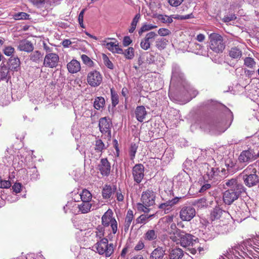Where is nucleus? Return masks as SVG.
Wrapping results in <instances>:
<instances>
[{
	"instance_id": "nucleus-1",
	"label": "nucleus",
	"mask_w": 259,
	"mask_h": 259,
	"mask_svg": "<svg viewBox=\"0 0 259 259\" xmlns=\"http://www.w3.org/2000/svg\"><path fill=\"white\" fill-rule=\"evenodd\" d=\"M156 192L152 190L147 189L142 192L141 197V202L137 204L139 211L148 213L150 211L149 208L155 204Z\"/></svg>"
},
{
	"instance_id": "nucleus-2",
	"label": "nucleus",
	"mask_w": 259,
	"mask_h": 259,
	"mask_svg": "<svg viewBox=\"0 0 259 259\" xmlns=\"http://www.w3.org/2000/svg\"><path fill=\"white\" fill-rule=\"evenodd\" d=\"M209 47L216 54L223 53L225 48V44L221 35L217 33H211L208 36Z\"/></svg>"
},
{
	"instance_id": "nucleus-3",
	"label": "nucleus",
	"mask_w": 259,
	"mask_h": 259,
	"mask_svg": "<svg viewBox=\"0 0 259 259\" xmlns=\"http://www.w3.org/2000/svg\"><path fill=\"white\" fill-rule=\"evenodd\" d=\"M256 173V169L253 165H249L241 173L244 184L248 187L256 185L259 183V178Z\"/></svg>"
},
{
	"instance_id": "nucleus-4",
	"label": "nucleus",
	"mask_w": 259,
	"mask_h": 259,
	"mask_svg": "<svg viewBox=\"0 0 259 259\" xmlns=\"http://www.w3.org/2000/svg\"><path fill=\"white\" fill-rule=\"evenodd\" d=\"M113 215V211L111 209H108L102 215L101 223L104 227L110 226L112 233L115 234L118 230L117 222Z\"/></svg>"
},
{
	"instance_id": "nucleus-5",
	"label": "nucleus",
	"mask_w": 259,
	"mask_h": 259,
	"mask_svg": "<svg viewBox=\"0 0 259 259\" xmlns=\"http://www.w3.org/2000/svg\"><path fill=\"white\" fill-rule=\"evenodd\" d=\"M87 81L91 87H97L102 83L103 76L99 71L92 70L88 73Z\"/></svg>"
},
{
	"instance_id": "nucleus-6",
	"label": "nucleus",
	"mask_w": 259,
	"mask_h": 259,
	"mask_svg": "<svg viewBox=\"0 0 259 259\" xmlns=\"http://www.w3.org/2000/svg\"><path fill=\"white\" fill-rule=\"evenodd\" d=\"M102 44L114 54H122V49L119 47L118 41L114 38L108 37L102 41Z\"/></svg>"
},
{
	"instance_id": "nucleus-7",
	"label": "nucleus",
	"mask_w": 259,
	"mask_h": 259,
	"mask_svg": "<svg viewBox=\"0 0 259 259\" xmlns=\"http://www.w3.org/2000/svg\"><path fill=\"white\" fill-rule=\"evenodd\" d=\"M156 18L161 22L163 23H171L172 22V18H174L177 20H185L193 18L192 13L188 14L185 15H171L170 16L162 15V14H158L156 16Z\"/></svg>"
},
{
	"instance_id": "nucleus-8",
	"label": "nucleus",
	"mask_w": 259,
	"mask_h": 259,
	"mask_svg": "<svg viewBox=\"0 0 259 259\" xmlns=\"http://www.w3.org/2000/svg\"><path fill=\"white\" fill-rule=\"evenodd\" d=\"M59 62V55L56 53H50L45 55L43 65L47 68H54L57 67Z\"/></svg>"
},
{
	"instance_id": "nucleus-9",
	"label": "nucleus",
	"mask_w": 259,
	"mask_h": 259,
	"mask_svg": "<svg viewBox=\"0 0 259 259\" xmlns=\"http://www.w3.org/2000/svg\"><path fill=\"white\" fill-rule=\"evenodd\" d=\"M178 241H174L177 244L180 243L183 247L190 246L193 243V236L190 234L187 233L183 231H178Z\"/></svg>"
},
{
	"instance_id": "nucleus-10",
	"label": "nucleus",
	"mask_w": 259,
	"mask_h": 259,
	"mask_svg": "<svg viewBox=\"0 0 259 259\" xmlns=\"http://www.w3.org/2000/svg\"><path fill=\"white\" fill-rule=\"evenodd\" d=\"M195 215V209L191 206H183L180 211V218L183 221H190Z\"/></svg>"
},
{
	"instance_id": "nucleus-11",
	"label": "nucleus",
	"mask_w": 259,
	"mask_h": 259,
	"mask_svg": "<svg viewBox=\"0 0 259 259\" xmlns=\"http://www.w3.org/2000/svg\"><path fill=\"white\" fill-rule=\"evenodd\" d=\"M242 192L234 191L233 189H228L223 193V201L226 204L230 205L237 200Z\"/></svg>"
},
{
	"instance_id": "nucleus-12",
	"label": "nucleus",
	"mask_w": 259,
	"mask_h": 259,
	"mask_svg": "<svg viewBox=\"0 0 259 259\" xmlns=\"http://www.w3.org/2000/svg\"><path fill=\"white\" fill-rule=\"evenodd\" d=\"M144 166L142 164H137L133 168L132 174L134 181L139 184L144 177Z\"/></svg>"
},
{
	"instance_id": "nucleus-13",
	"label": "nucleus",
	"mask_w": 259,
	"mask_h": 259,
	"mask_svg": "<svg viewBox=\"0 0 259 259\" xmlns=\"http://www.w3.org/2000/svg\"><path fill=\"white\" fill-rule=\"evenodd\" d=\"M99 126L100 131L102 134H107L108 135L111 137L112 123L109 118L106 117L101 118L99 120Z\"/></svg>"
},
{
	"instance_id": "nucleus-14",
	"label": "nucleus",
	"mask_w": 259,
	"mask_h": 259,
	"mask_svg": "<svg viewBox=\"0 0 259 259\" xmlns=\"http://www.w3.org/2000/svg\"><path fill=\"white\" fill-rule=\"evenodd\" d=\"M98 169L103 177H108L109 175L111 165L107 158L101 159L100 163L98 165Z\"/></svg>"
},
{
	"instance_id": "nucleus-15",
	"label": "nucleus",
	"mask_w": 259,
	"mask_h": 259,
	"mask_svg": "<svg viewBox=\"0 0 259 259\" xmlns=\"http://www.w3.org/2000/svg\"><path fill=\"white\" fill-rule=\"evenodd\" d=\"M255 159L253 150L248 149L243 151L239 156V161L242 163H248Z\"/></svg>"
},
{
	"instance_id": "nucleus-16",
	"label": "nucleus",
	"mask_w": 259,
	"mask_h": 259,
	"mask_svg": "<svg viewBox=\"0 0 259 259\" xmlns=\"http://www.w3.org/2000/svg\"><path fill=\"white\" fill-rule=\"evenodd\" d=\"M181 199V197H176L171 200H169L164 203L159 205L158 208L164 211L165 213H168L171 210V208Z\"/></svg>"
},
{
	"instance_id": "nucleus-17",
	"label": "nucleus",
	"mask_w": 259,
	"mask_h": 259,
	"mask_svg": "<svg viewBox=\"0 0 259 259\" xmlns=\"http://www.w3.org/2000/svg\"><path fill=\"white\" fill-rule=\"evenodd\" d=\"M18 49L20 51L30 53L32 52L34 47L33 44L30 41L27 39H24L19 41Z\"/></svg>"
},
{
	"instance_id": "nucleus-18",
	"label": "nucleus",
	"mask_w": 259,
	"mask_h": 259,
	"mask_svg": "<svg viewBox=\"0 0 259 259\" xmlns=\"http://www.w3.org/2000/svg\"><path fill=\"white\" fill-rule=\"evenodd\" d=\"M226 186L229 188V189H233L234 191H239L243 192L244 190V187L240 183H238L236 179H231L227 180L225 183Z\"/></svg>"
},
{
	"instance_id": "nucleus-19",
	"label": "nucleus",
	"mask_w": 259,
	"mask_h": 259,
	"mask_svg": "<svg viewBox=\"0 0 259 259\" xmlns=\"http://www.w3.org/2000/svg\"><path fill=\"white\" fill-rule=\"evenodd\" d=\"M228 54L231 59L238 60L242 56V52L240 47L238 46H234L231 47L228 50Z\"/></svg>"
},
{
	"instance_id": "nucleus-20",
	"label": "nucleus",
	"mask_w": 259,
	"mask_h": 259,
	"mask_svg": "<svg viewBox=\"0 0 259 259\" xmlns=\"http://www.w3.org/2000/svg\"><path fill=\"white\" fill-rule=\"evenodd\" d=\"M68 71L71 73H75L81 69L80 63L76 60L73 59L67 65Z\"/></svg>"
},
{
	"instance_id": "nucleus-21",
	"label": "nucleus",
	"mask_w": 259,
	"mask_h": 259,
	"mask_svg": "<svg viewBox=\"0 0 259 259\" xmlns=\"http://www.w3.org/2000/svg\"><path fill=\"white\" fill-rule=\"evenodd\" d=\"M181 231L177 228V225L175 223L173 222L169 225V230L168 234L169 235V238L172 241H178V238L177 237L178 231Z\"/></svg>"
},
{
	"instance_id": "nucleus-22",
	"label": "nucleus",
	"mask_w": 259,
	"mask_h": 259,
	"mask_svg": "<svg viewBox=\"0 0 259 259\" xmlns=\"http://www.w3.org/2000/svg\"><path fill=\"white\" fill-rule=\"evenodd\" d=\"M108 240L105 238H103L100 240V241L97 242L95 244V248L97 250V252L101 255L104 254V252H106L104 250V247H107Z\"/></svg>"
},
{
	"instance_id": "nucleus-23",
	"label": "nucleus",
	"mask_w": 259,
	"mask_h": 259,
	"mask_svg": "<svg viewBox=\"0 0 259 259\" xmlns=\"http://www.w3.org/2000/svg\"><path fill=\"white\" fill-rule=\"evenodd\" d=\"M147 114L145 108L143 106H137L135 110L136 119L139 122H143Z\"/></svg>"
},
{
	"instance_id": "nucleus-24",
	"label": "nucleus",
	"mask_w": 259,
	"mask_h": 259,
	"mask_svg": "<svg viewBox=\"0 0 259 259\" xmlns=\"http://www.w3.org/2000/svg\"><path fill=\"white\" fill-rule=\"evenodd\" d=\"M116 189L115 186L112 189L110 185L106 184L104 186L102 191V195L104 199H109L111 197L113 192Z\"/></svg>"
},
{
	"instance_id": "nucleus-25",
	"label": "nucleus",
	"mask_w": 259,
	"mask_h": 259,
	"mask_svg": "<svg viewBox=\"0 0 259 259\" xmlns=\"http://www.w3.org/2000/svg\"><path fill=\"white\" fill-rule=\"evenodd\" d=\"M133 219H134L133 211L131 209H129L127 210V213H126V217L125 218V221H124V226H123L124 230L125 232H127L128 231L129 228L131 226V224L132 221H133Z\"/></svg>"
},
{
	"instance_id": "nucleus-26",
	"label": "nucleus",
	"mask_w": 259,
	"mask_h": 259,
	"mask_svg": "<svg viewBox=\"0 0 259 259\" xmlns=\"http://www.w3.org/2000/svg\"><path fill=\"white\" fill-rule=\"evenodd\" d=\"M205 172L204 178L208 180H211L218 175V169L207 164V171Z\"/></svg>"
},
{
	"instance_id": "nucleus-27",
	"label": "nucleus",
	"mask_w": 259,
	"mask_h": 259,
	"mask_svg": "<svg viewBox=\"0 0 259 259\" xmlns=\"http://www.w3.org/2000/svg\"><path fill=\"white\" fill-rule=\"evenodd\" d=\"M223 211L219 206H216L213 209L211 210L210 214V218L212 221H215L216 220L219 219L222 215Z\"/></svg>"
},
{
	"instance_id": "nucleus-28",
	"label": "nucleus",
	"mask_w": 259,
	"mask_h": 259,
	"mask_svg": "<svg viewBox=\"0 0 259 259\" xmlns=\"http://www.w3.org/2000/svg\"><path fill=\"white\" fill-rule=\"evenodd\" d=\"M170 259H182L184 256L183 250L179 248L172 249L169 253Z\"/></svg>"
},
{
	"instance_id": "nucleus-29",
	"label": "nucleus",
	"mask_w": 259,
	"mask_h": 259,
	"mask_svg": "<svg viewBox=\"0 0 259 259\" xmlns=\"http://www.w3.org/2000/svg\"><path fill=\"white\" fill-rule=\"evenodd\" d=\"M164 255V250L162 247H158L151 253L150 259H162Z\"/></svg>"
},
{
	"instance_id": "nucleus-30",
	"label": "nucleus",
	"mask_w": 259,
	"mask_h": 259,
	"mask_svg": "<svg viewBox=\"0 0 259 259\" xmlns=\"http://www.w3.org/2000/svg\"><path fill=\"white\" fill-rule=\"evenodd\" d=\"M92 204L89 202H83L78 205L77 207L78 208L79 211L82 213H87L90 211Z\"/></svg>"
},
{
	"instance_id": "nucleus-31",
	"label": "nucleus",
	"mask_w": 259,
	"mask_h": 259,
	"mask_svg": "<svg viewBox=\"0 0 259 259\" xmlns=\"http://www.w3.org/2000/svg\"><path fill=\"white\" fill-rule=\"evenodd\" d=\"M9 63L10 67L12 70L18 71L20 65V61L18 57H11L9 59Z\"/></svg>"
},
{
	"instance_id": "nucleus-32",
	"label": "nucleus",
	"mask_w": 259,
	"mask_h": 259,
	"mask_svg": "<svg viewBox=\"0 0 259 259\" xmlns=\"http://www.w3.org/2000/svg\"><path fill=\"white\" fill-rule=\"evenodd\" d=\"M157 237V233L154 230H148L145 234L144 238L145 240L149 241L155 240Z\"/></svg>"
},
{
	"instance_id": "nucleus-33",
	"label": "nucleus",
	"mask_w": 259,
	"mask_h": 259,
	"mask_svg": "<svg viewBox=\"0 0 259 259\" xmlns=\"http://www.w3.org/2000/svg\"><path fill=\"white\" fill-rule=\"evenodd\" d=\"M167 42L164 38H158L155 41V46L159 51H162L166 48Z\"/></svg>"
},
{
	"instance_id": "nucleus-34",
	"label": "nucleus",
	"mask_w": 259,
	"mask_h": 259,
	"mask_svg": "<svg viewBox=\"0 0 259 259\" xmlns=\"http://www.w3.org/2000/svg\"><path fill=\"white\" fill-rule=\"evenodd\" d=\"M105 100L102 97H98L95 99L94 106L97 110L103 108L105 105Z\"/></svg>"
},
{
	"instance_id": "nucleus-35",
	"label": "nucleus",
	"mask_w": 259,
	"mask_h": 259,
	"mask_svg": "<svg viewBox=\"0 0 259 259\" xmlns=\"http://www.w3.org/2000/svg\"><path fill=\"white\" fill-rule=\"evenodd\" d=\"M140 18L141 15L140 13H138L135 16L131 24L130 27L128 29V32L130 33H133L137 27V25L139 22Z\"/></svg>"
},
{
	"instance_id": "nucleus-36",
	"label": "nucleus",
	"mask_w": 259,
	"mask_h": 259,
	"mask_svg": "<svg viewBox=\"0 0 259 259\" xmlns=\"http://www.w3.org/2000/svg\"><path fill=\"white\" fill-rule=\"evenodd\" d=\"M42 55L39 51H35L32 53L29 56L30 60L35 63H38L39 62Z\"/></svg>"
},
{
	"instance_id": "nucleus-37",
	"label": "nucleus",
	"mask_w": 259,
	"mask_h": 259,
	"mask_svg": "<svg viewBox=\"0 0 259 259\" xmlns=\"http://www.w3.org/2000/svg\"><path fill=\"white\" fill-rule=\"evenodd\" d=\"M105 149V145L101 139H98L96 140L95 144V150L96 152H99L101 154L103 151Z\"/></svg>"
},
{
	"instance_id": "nucleus-38",
	"label": "nucleus",
	"mask_w": 259,
	"mask_h": 259,
	"mask_svg": "<svg viewBox=\"0 0 259 259\" xmlns=\"http://www.w3.org/2000/svg\"><path fill=\"white\" fill-rule=\"evenodd\" d=\"M80 198L83 202H89L92 198V195L89 191L87 189H83L80 195Z\"/></svg>"
},
{
	"instance_id": "nucleus-39",
	"label": "nucleus",
	"mask_w": 259,
	"mask_h": 259,
	"mask_svg": "<svg viewBox=\"0 0 259 259\" xmlns=\"http://www.w3.org/2000/svg\"><path fill=\"white\" fill-rule=\"evenodd\" d=\"M121 54H123L124 57L128 60H132L135 56V51L133 47H129L123 51Z\"/></svg>"
},
{
	"instance_id": "nucleus-40",
	"label": "nucleus",
	"mask_w": 259,
	"mask_h": 259,
	"mask_svg": "<svg viewBox=\"0 0 259 259\" xmlns=\"http://www.w3.org/2000/svg\"><path fill=\"white\" fill-rule=\"evenodd\" d=\"M157 28L156 25L152 24H144L140 29L139 30L138 33L139 35H141L144 32L148 31L153 29Z\"/></svg>"
},
{
	"instance_id": "nucleus-41",
	"label": "nucleus",
	"mask_w": 259,
	"mask_h": 259,
	"mask_svg": "<svg viewBox=\"0 0 259 259\" xmlns=\"http://www.w3.org/2000/svg\"><path fill=\"white\" fill-rule=\"evenodd\" d=\"M154 214H141L137 219V224H145L147 222L148 219L151 218Z\"/></svg>"
},
{
	"instance_id": "nucleus-42",
	"label": "nucleus",
	"mask_w": 259,
	"mask_h": 259,
	"mask_svg": "<svg viewBox=\"0 0 259 259\" xmlns=\"http://www.w3.org/2000/svg\"><path fill=\"white\" fill-rule=\"evenodd\" d=\"M244 62V64L249 68H253L256 64L254 59L249 57L245 58Z\"/></svg>"
},
{
	"instance_id": "nucleus-43",
	"label": "nucleus",
	"mask_w": 259,
	"mask_h": 259,
	"mask_svg": "<svg viewBox=\"0 0 259 259\" xmlns=\"http://www.w3.org/2000/svg\"><path fill=\"white\" fill-rule=\"evenodd\" d=\"M108 246L104 247V250H105L106 252L104 253V254L105 255L106 257H110L114 252V247L113 243H108Z\"/></svg>"
},
{
	"instance_id": "nucleus-44",
	"label": "nucleus",
	"mask_w": 259,
	"mask_h": 259,
	"mask_svg": "<svg viewBox=\"0 0 259 259\" xmlns=\"http://www.w3.org/2000/svg\"><path fill=\"white\" fill-rule=\"evenodd\" d=\"M9 72V70L5 65L1 66L0 67V77L1 79H6Z\"/></svg>"
},
{
	"instance_id": "nucleus-45",
	"label": "nucleus",
	"mask_w": 259,
	"mask_h": 259,
	"mask_svg": "<svg viewBox=\"0 0 259 259\" xmlns=\"http://www.w3.org/2000/svg\"><path fill=\"white\" fill-rule=\"evenodd\" d=\"M15 51L14 48L10 46H5L3 50V53L7 56H12Z\"/></svg>"
},
{
	"instance_id": "nucleus-46",
	"label": "nucleus",
	"mask_w": 259,
	"mask_h": 259,
	"mask_svg": "<svg viewBox=\"0 0 259 259\" xmlns=\"http://www.w3.org/2000/svg\"><path fill=\"white\" fill-rule=\"evenodd\" d=\"M105 227H104L103 226H99L96 228V235L97 237H99L100 239H102V238L104 236Z\"/></svg>"
},
{
	"instance_id": "nucleus-47",
	"label": "nucleus",
	"mask_w": 259,
	"mask_h": 259,
	"mask_svg": "<svg viewBox=\"0 0 259 259\" xmlns=\"http://www.w3.org/2000/svg\"><path fill=\"white\" fill-rule=\"evenodd\" d=\"M103 60L105 65L110 69L114 68V65L105 54H103Z\"/></svg>"
},
{
	"instance_id": "nucleus-48",
	"label": "nucleus",
	"mask_w": 259,
	"mask_h": 259,
	"mask_svg": "<svg viewBox=\"0 0 259 259\" xmlns=\"http://www.w3.org/2000/svg\"><path fill=\"white\" fill-rule=\"evenodd\" d=\"M81 58L85 64L90 67L93 66V61L87 55L83 54L81 56Z\"/></svg>"
},
{
	"instance_id": "nucleus-49",
	"label": "nucleus",
	"mask_w": 259,
	"mask_h": 259,
	"mask_svg": "<svg viewBox=\"0 0 259 259\" xmlns=\"http://www.w3.org/2000/svg\"><path fill=\"white\" fill-rule=\"evenodd\" d=\"M137 149L138 146L136 144H132L131 145L129 151V154L131 159H133L135 158Z\"/></svg>"
},
{
	"instance_id": "nucleus-50",
	"label": "nucleus",
	"mask_w": 259,
	"mask_h": 259,
	"mask_svg": "<svg viewBox=\"0 0 259 259\" xmlns=\"http://www.w3.org/2000/svg\"><path fill=\"white\" fill-rule=\"evenodd\" d=\"M158 34L161 36H166L171 34V31L165 28H160L158 30Z\"/></svg>"
},
{
	"instance_id": "nucleus-51",
	"label": "nucleus",
	"mask_w": 259,
	"mask_h": 259,
	"mask_svg": "<svg viewBox=\"0 0 259 259\" xmlns=\"http://www.w3.org/2000/svg\"><path fill=\"white\" fill-rule=\"evenodd\" d=\"M140 46L142 49L147 50L150 47V42L144 38L141 41Z\"/></svg>"
},
{
	"instance_id": "nucleus-52",
	"label": "nucleus",
	"mask_w": 259,
	"mask_h": 259,
	"mask_svg": "<svg viewBox=\"0 0 259 259\" xmlns=\"http://www.w3.org/2000/svg\"><path fill=\"white\" fill-rule=\"evenodd\" d=\"M29 15L26 13L24 12H20L15 15V19L20 20V19H28Z\"/></svg>"
},
{
	"instance_id": "nucleus-53",
	"label": "nucleus",
	"mask_w": 259,
	"mask_h": 259,
	"mask_svg": "<svg viewBox=\"0 0 259 259\" xmlns=\"http://www.w3.org/2000/svg\"><path fill=\"white\" fill-rule=\"evenodd\" d=\"M111 100H112V104L113 106H115L118 104L119 100H118V96L117 94L113 93L112 90H111Z\"/></svg>"
},
{
	"instance_id": "nucleus-54",
	"label": "nucleus",
	"mask_w": 259,
	"mask_h": 259,
	"mask_svg": "<svg viewBox=\"0 0 259 259\" xmlns=\"http://www.w3.org/2000/svg\"><path fill=\"white\" fill-rule=\"evenodd\" d=\"M196 204L198 207H206L207 203L205 198H201L196 201Z\"/></svg>"
},
{
	"instance_id": "nucleus-55",
	"label": "nucleus",
	"mask_w": 259,
	"mask_h": 259,
	"mask_svg": "<svg viewBox=\"0 0 259 259\" xmlns=\"http://www.w3.org/2000/svg\"><path fill=\"white\" fill-rule=\"evenodd\" d=\"M11 186V183L9 180H3L2 179L0 181V188H9Z\"/></svg>"
},
{
	"instance_id": "nucleus-56",
	"label": "nucleus",
	"mask_w": 259,
	"mask_h": 259,
	"mask_svg": "<svg viewBox=\"0 0 259 259\" xmlns=\"http://www.w3.org/2000/svg\"><path fill=\"white\" fill-rule=\"evenodd\" d=\"M174 215H168L163 217L161 220V222L168 224L170 225V224L174 222Z\"/></svg>"
},
{
	"instance_id": "nucleus-57",
	"label": "nucleus",
	"mask_w": 259,
	"mask_h": 259,
	"mask_svg": "<svg viewBox=\"0 0 259 259\" xmlns=\"http://www.w3.org/2000/svg\"><path fill=\"white\" fill-rule=\"evenodd\" d=\"M237 18L235 14H231L229 16H225L222 19L223 21L225 23H228L231 21L234 20Z\"/></svg>"
},
{
	"instance_id": "nucleus-58",
	"label": "nucleus",
	"mask_w": 259,
	"mask_h": 259,
	"mask_svg": "<svg viewBox=\"0 0 259 259\" xmlns=\"http://www.w3.org/2000/svg\"><path fill=\"white\" fill-rule=\"evenodd\" d=\"M21 188L22 185L21 183H15L12 187L13 191L16 193H18L21 192Z\"/></svg>"
},
{
	"instance_id": "nucleus-59",
	"label": "nucleus",
	"mask_w": 259,
	"mask_h": 259,
	"mask_svg": "<svg viewBox=\"0 0 259 259\" xmlns=\"http://www.w3.org/2000/svg\"><path fill=\"white\" fill-rule=\"evenodd\" d=\"M156 36L157 34L155 32L151 31L147 33L144 38L150 41V40L154 39Z\"/></svg>"
},
{
	"instance_id": "nucleus-60",
	"label": "nucleus",
	"mask_w": 259,
	"mask_h": 259,
	"mask_svg": "<svg viewBox=\"0 0 259 259\" xmlns=\"http://www.w3.org/2000/svg\"><path fill=\"white\" fill-rule=\"evenodd\" d=\"M162 223L160 225L161 229L164 232H166L168 234V232L169 230V225L168 224H166L163 222H161Z\"/></svg>"
},
{
	"instance_id": "nucleus-61",
	"label": "nucleus",
	"mask_w": 259,
	"mask_h": 259,
	"mask_svg": "<svg viewBox=\"0 0 259 259\" xmlns=\"http://www.w3.org/2000/svg\"><path fill=\"white\" fill-rule=\"evenodd\" d=\"M170 5L172 7H177L181 4L183 0H168Z\"/></svg>"
},
{
	"instance_id": "nucleus-62",
	"label": "nucleus",
	"mask_w": 259,
	"mask_h": 259,
	"mask_svg": "<svg viewBox=\"0 0 259 259\" xmlns=\"http://www.w3.org/2000/svg\"><path fill=\"white\" fill-rule=\"evenodd\" d=\"M116 197L117 200L119 202H122L124 200V195L120 189L116 192Z\"/></svg>"
},
{
	"instance_id": "nucleus-63",
	"label": "nucleus",
	"mask_w": 259,
	"mask_h": 259,
	"mask_svg": "<svg viewBox=\"0 0 259 259\" xmlns=\"http://www.w3.org/2000/svg\"><path fill=\"white\" fill-rule=\"evenodd\" d=\"M145 246L144 242L142 240H140L135 247V250L139 251L142 250Z\"/></svg>"
},
{
	"instance_id": "nucleus-64",
	"label": "nucleus",
	"mask_w": 259,
	"mask_h": 259,
	"mask_svg": "<svg viewBox=\"0 0 259 259\" xmlns=\"http://www.w3.org/2000/svg\"><path fill=\"white\" fill-rule=\"evenodd\" d=\"M132 40H131V39L130 38V37L129 36H126L124 37L123 40V45L124 47L128 46L132 43Z\"/></svg>"
}]
</instances>
